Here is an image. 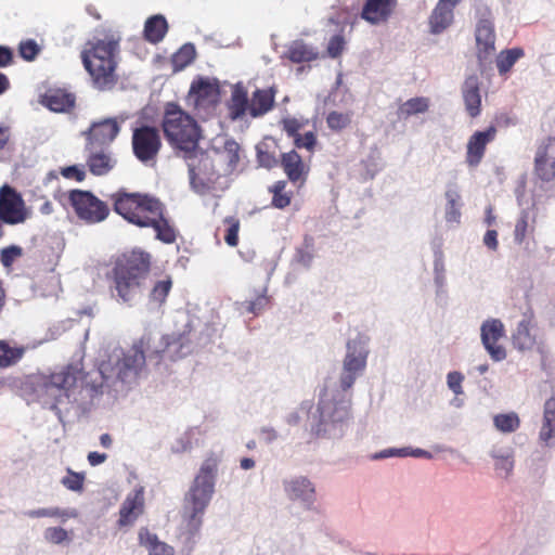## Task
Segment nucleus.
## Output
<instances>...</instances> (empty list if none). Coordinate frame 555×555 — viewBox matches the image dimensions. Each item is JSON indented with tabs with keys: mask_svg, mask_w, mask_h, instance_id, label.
I'll use <instances>...</instances> for the list:
<instances>
[{
	"mask_svg": "<svg viewBox=\"0 0 555 555\" xmlns=\"http://www.w3.org/2000/svg\"><path fill=\"white\" fill-rule=\"evenodd\" d=\"M151 271V255L133 249L118 256L107 274L112 297L132 306L142 295Z\"/></svg>",
	"mask_w": 555,
	"mask_h": 555,
	"instance_id": "obj_1",
	"label": "nucleus"
},
{
	"mask_svg": "<svg viewBox=\"0 0 555 555\" xmlns=\"http://www.w3.org/2000/svg\"><path fill=\"white\" fill-rule=\"evenodd\" d=\"M118 54L119 40L114 36L93 38L85 43L80 57L98 90H111L117 83Z\"/></svg>",
	"mask_w": 555,
	"mask_h": 555,
	"instance_id": "obj_2",
	"label": "nucleus"
},
{
	"mask_svg": "<svg viewBox=\"0 0 555 555\" xmlns=\"http://www.w3.org/2000/svg\"><path fill=\"white\" fill-rule=\"evenodd\" d=\"M79 373V370L68 364L60 371L50 374L33 375L28 380V385L42 406L55 412L61 417L60 405L69 401Z\"/></svg>",
	"mask_w": 555,
	"mask_h": 555,
	"instance_id": "obj_3",
	"label": "nucleus"
},
{
	"mask_svg": "<svg viewBox=\"0 0 555 555\" xmlns=\"http://www.w3.org/2000/svg\"><path fill=\"white\" fill-rule=\"evenodd\" d=\"M151 338L149 336H142L138 341L133 343L131 348L127 352H122L121 357H117L116 361L113 362L111 357L108 361H102L99 366V377L87 383L92 392L101 393L104 384L113 378L121 383H131L135 380L145 365V349L150 345Z\"/></svg>",
	"mask_w": 555,
	"mask_h": 555,
	"instance_id": "obj_4",
	"label": "nucleus"
},
{
	"mask_svg": "<svg viewBox=\"0 0 555 555\" xmlns=\"http://www.w3.org/2000/svg\"><path fill=\"white\" fill-rule=\"evenodd\" d=\"M219 459L210 454L203 462L198 474L185 495V512L188 515V527L197 531L201 524V516L204 514L214 493L215 477L218 469Z\"/></svg>",
	"mask_w": 555,
	"mask_h": 555,
	"instance_id": "obj_5",
	"label": "nucleus"
},
{
	"mask_svg": "<svg viewBox=\"0 0 555 555\" xmlns=\"http://www.w3.org/2000/svg\"><path fill=\"white\" fill-rule=\"evenodd\" d=\"M162 128L167 141L185 152L193 151L198 143L201 132L197 121L175 102L164 107Z\"/></svg>",
	"mask_w": 555,
	"mask_h": 555,
	"instance_id": "obj_6",
	"label": "nucleus"
},
{
	"mask_svg": "<svg viewBox=\"0 0 555 555\" xmlns=\"http://www.w3.org/2000/svg\"><path fill=\"white\" fill-rule=\"evenodd\" d=\"M109 199L116 214L140 228L147 227L149 221L154 220L152 216L157 214V209L163 204L150 194L130 193L125 190H118L111 194Z\"/></svg>",
	"mask_w": 555,
	"mask_h": 555,
	"instance_id": "obj_7",
	"label": "nucleus"
},
{
	"mask_svg": "<svg viewBox=\"0 0 555 555\" xmlns=\"http://www.w3.org/2000/svg\"><path fill=\"white\" fill-rule=\"evenodd\" d=\"M131 145L139 162H155L163 146L159 129L145 124L135 126L132 129Z\"/></svg>",
	"mask_w": 555,
	"mask_h": 555,
	"instance_id": "obj_8",
	"label": "nucleus"
},
{
	"mask_svg": "<svg viewBox=\"0 0 555 555\" xmlns=\"http://www.w3.org/2000/svg\"><path fill=\"white\" fill-rule=\"evenodd\" d=\"M68 202L77 217L89 224L105 220L109 214L107 204L89 191L72 190Z\"/></svg>",
	"mask_w": 555,
	"mask_h": 555,
	"instance_id": "obj_9",
	"label": "nucleus"
},
{
	"mask_svg": "<svg viewBox=\"0 0 555 555\" xmlns=\"http://www.w3.org/2000/svg\"><path fill=\"white\" fill-rule=\"evenodd\" d=\"M220 101V86L216 78L197 77L190 87L186 102L197 111L215 108Z\"/></svg>",
	"mask_w": 555,
	"mask_h": 555,
	"instance_id": "obj_10",
	"label": "nucleus"
},
{
	"mask_svg": "<svg viewBox=\"0 0 555 555\" xmlns=\"http://www.w3.org/2000/svg\"><path fill=\"white\" fill-rule=\"evenodd\" d=\"M490 15V13H488ZM477 57L480 70H486L492 62L495 51V33L490 16L481 17L476 26Z\"/></svg>",
	"mask_w": 555,
	"mask_h": 555,
	"instance_id": "obj_11",
	"label": "nucleus"
},
{
	"mask_svg": "<svg viewBox=\"0 0 555 555\" xmlns=\"http://www.w3.org/2000/svg\"><path fill=\"white\" fill-rule=\"evenodd\" d=\"M367 351L357 341L347 344V354L344 360L340 386L348 390L354 384L357 376L365 369Z\"/></svg>",
	"mask_w": 555,
	"mask_h": 555,
	"instance_id": "obj_12",
	"label": "nucleus"
},
{
	"mask_svg": "<svg viewBox=\"0 0 555 555\" xmlns=\"http://www.w3.org/2000/svg\"><path fill=\"white\" fill-rule=\"evenodd\" d=\"M119 131L120 126L116 118L93 121L89 129L83 132L86 149H106L117 138Z\"/></svg>",
	"mask_w": 555,
	"mask_h": 555,
	"instance_id": "obj_13",
	"label": "nucleus"
},
{
	"mask_svg": "<svg viewBox=\"0 0 555 555\" xmlns=\"http://www.w3.org/2000/svg\"><path fill=\"white\" fill-rule=\"evenodd\" d=\"M0 218L8 224L22 223L27 218L22 196L8 184L0 188Z\"/></svg>",
	"mask_w": 555,
	"mask_h": 555,
	"instance_id": "obj_14",
	"label": "nucleus"
},
{
	"mask_svg": "<svg viewBox=\"0 0 555 555\" xmlns=\"http://www.w3.org/2000/svg\"><path fill=\"white\" fill-rule=\"evenodd\" d=\"M481 343L493 361L506 358L505 348L499 341L505 336L504 324L500 319H488L480 327Z\"/></svg>",
	"mask_w": 555,
	"mask_h": 555,
	"instance_id": "obj_15",
	"label": "nucleus"
},
{
	"mask_svg": "<svg viewBox=\"0 0 555 555\" xmlns=\"http://www.w3.org/2000/svg\"><path fill=\"white\" fill-rule=\"evenodd\" d=\"M534 169L542 181L548 182L555 178V137L547 138L539 145L534 158Z\"/></svg>",
	"mask_w": 555,
	"mask_h": 555,
	"instance_id": "obj_16",
	"label": "nucleus"
},
{
	"mask_svg": "<svg viewBox=\"0 0 555 555\" xmlns=\"http://www.w3.org/2000/svg\"><path fill=\"white\" fill-rule=\"evenodd\" d=\"M143 512L144 491L143 488H139L129 493L122 502L119 509L118 526L121 528L133 525Z\"/></svg>",
	"mask_w": 555,
	"mask_h": 555,
	"instance_id": "obj_17",
	"label": "nucleus"
},
{
	"mask_svg": "<svg viewBox=\"0 0 555 555\" xmlns=\"http://www.w3.org/2000/svg\"><path fill=\"white\" fill-rule=\"evenodd\" d=\"M396 7L397 0H366L361 11V18L372 25L385 23Z\"/></svg>",
	"mask_w": 555,
	"mask_h": 555,
	"instance_id": "obj_18",
	"label": "nucleus"
},
{
	"mask_svg": "<svg viewBox=\"0 0 555 555\" xmlns=\"http://www.w3.org/2000/svg\"><path fill=\"white\" fill-rule=\"evenodd\" d=\"M495 135L496 128L490 126L487 130L477 131L469 138L466 156L469 166H477L481 162L487 144L492 142Z\"/></svg>",
	"mask_w": 555,
	"mask_h": 555,
	"instance_id": "obj_19",
	"label": "nucleus"
},
{
	"mask_svg": "<svg viewBox=\"0 0 555 555\" xmlns=\"http://www.w3.org/2000/svg\"><path fill=\"white\" fill-rule=\"evenodd\" d=\"M87 166L94 176H105L116 166L117 160L105 149H86Z\"/></svg>",
	"mask_w": 555,
	"mask_h": 555,
	"instance_id": "obj_20",
	"label": "nucleus"
},
{
	"mask_svg": "<svg viewBox=\"0 0 555 555\" xmlns=\"http://www.w3.org/2000/svg\"><path fill=\"white\" fill-rule=\"evenodd\" d=\"M462 95L468 116L472 118L477 117L480 114L481 95L479 80L476 75H470L466 78L462 88Z\"/></svg>",
	"mask_w": 555,
	"mask_h": 555,
	"instance_id": "obj_21",
	"label": "nucleus"
},
{
	"mask_svg": "<svg viewBox=\"0 0 555 555\" xmlns=\"http://www.w3.org/2000/svg\"><path fill=\"white\" fill-rule=\"evenodd\" d=\"M281 166L293 183L305 182L309 172V168L304 164L301 156L294 150L282 154Z\"/></svg>",
	"mask_w": 555,
	"mask_h": 555,
	"instance_id": "obj_22",
	"label": "nucleus"
},
{
	"mask_svg": "<svg viewBox=\"0 0 555 555\" xmlns=\"http://www.w3.org/2000/svg\"><path fill=\"white\" fill-rule=\"evenodd\" d=\"M275 92L272 89H257L249 99V116L258 118L274 106Z\"/></svg>",
	"mask_w": 555,
	"mask_h": 555,
	"instance_id": "obj_23",
	"label": "nucleus"
},
{
	"mask_svg": "<svg viewBox=\"0 0 555 555\" xmlns=\"http://www.w3.org/2000/svg\"><path fill=\"white\" fill-rule=\"evenodd\" d=\"M164 205L157 209V214L152 216L154 220L149 221V225L146 228H153L156 232V238L166 243L171 244L177 238V233L175 228L170 224L168 219L164 216Z\"/></svg>",
	"mask_w": 555,
	"mask_h": 555,
	"instance_id": "obj_24",
	"label": "nucleus"
},
{
	"mask_svg": "<svg viewBox=\"0 0 555 555\" xmlns=\"http://www.w3.org/2000/svg\"><path fill=\"white\" fill-rule=\"evenodd\" d=\"M228 109L232 120L242 119L246 114L249 115V99L245 88L236 86L233 89Z\"/></svg>",
	"mask_w": 555,
	"mask_h": 555,
	"instance_id": "obj_25",
	"label": "nucleus"
},
{
	"mask_svg": "<svg viewBox=\"0 0 555 555\" xmlns=\"http://www.w3.org/2000/svg\"><path fill=\"white\" fill-rule=\"evenodd\" d=\"M285 491L291 500L311 501L314 495V487L305 477H298L285 482Z\"/></svg>",
	"mask_w": 555,
	"mask_h": 555,
	"instance_id": "obj_26",
	"label": "nucleus"
},
{
	"mask_svg": "<svg viewBox=\"0 0 555 555\" xmlns=\"http://www.w3.org/2000/svg\"><path fill=\"white\" fill-rule=\"evenodd\" d=\"M451 0H440L429 17L430 31L433 34H440L450 24L451 9L449 7Z\"/></svg>",
	"mask_w": 555,
	"mask_h": 555,
	"instance_id": "obj_27",
	"label": "nucleus"
},
{
	"mask_svg": "<svg viewBox=\"0 0 555 555\" xmlns=\"http://www.w3.org/2000/svg\"><path fill=\"white\" fill-rule=\"evenodd\" d=\"M168 31V23L163 15H153L144 24V38L151 43L160 42Z\"/></svg>",
	"mask_w": 555,
	"mask_h": 555,
	"instance_id": "obj_28",
	"label": "nucleus"
},
{
	"mask_svg": "<svg viewBox=\"0 0 555 555\" xmlns=\"http://www.w3.org/2000/svg\"><path fill=\"white\" fill-rule=\"evenodd\" d=\"M139 542L149 550V555H173V548L159 542L157 535L145 527L139 530Z\"/></svg>",
	"mask_w": 555,
	"mask_h": 555,
	"instance_id": "obj_29",
	"label": "nucleus"
},
{
	"mask_svg": "<svg viewBox=\"0 0 555 555\" xmlns=\"http://www.w3.org/2000/svg\"><path fill=\"white\" fill-rule=\"evenodd\" d=\"M513 345L519 351L531 350L537 344L535 337L530 331V321L522 319L518 322L517 327L512 336Z\"/></svg>",
	"mask_w": 555,
	"mask_h": 555,
	"instance_id": "obj_30",
	"label": "nucleus"
},
{
	"mask_svg": "<svg viewBox=\"0 0 555 555\" xmlns=\"http://www.w3.org/2000/svg\"><path fill=\"white\" fill-rule=\"evenodd\" d=\"M26 347L11 345L8 340L0 339V367L7 369L18 363L25 356Z\"/></svg>",
	"mask_w": 555,
	"mask_h": 555,
	"instance_id": "obj_31",
	"label": "nucleus"
},
{
	"mask_svg": "<svg viewBox=\"0 0 555 555\" xmlns=\"http://www.w3.org/2000/svg\"><path fill=\"white\" fill-rule=\"evenodd\" d=\"M315 49L302 40H296L289 44L286 56L293 63L311 62L318 59Z\"/></svg>",
	"mask_w": 555,
	"mask_h": 555,
	"instance_id": "obj_32",
	"label": "nucleus"
},
{
	"mask_svg": "<svg viewBox=\"0 0 555 555\" xmlns=\"http://www.w3.org/2000/svg\"><path fill=\"white\" fill-rule=\"evenodd\" d=\"M218 158L220 163H224L227 165L224 172L232 173L241 159L240 144L232 139L227 140L222 151L218 154Z\"/></svg>",
	"mask_w": 555,
	"mask_h": 555,
	"instance_id": "obj_33",
	"label": "nucleus"
},
{
	"mask_svg": "<svg viewBox=\"0 0 555 555\" xmlns=\"http://www.w3.org/2000/svg\"><path fill=\"white\" fill-rule=\"evenodd\" d=\"M44 104L53 112H66L75 105V98L62 90L46 94Z\"/></svg>",
	"mask_w": 555,
	"mask_h": 555,
	"instance_id": "obj_34",
	"label": "nucleus"
},
{
	"mask_svg": "<svg viewBox=\"0 0 555 555\" xmlns=\"http://www.w3.org/2000/svg\"><path fill=\"white\" fill-rule=\"evenodd\" d=\"M491 456L495 461L494 469L500 478H508L514 468V459L511 452L503 450H492Z\"/></svg>",
	"mask_w": 555,
	"mask_h": 555,
	"instance_id": "obj_35",
	"label": "nucleus"
},
{
	"mask_svg": "<svg viewBox=\"0 0 555 555\" xmlns=\"http://www.w3.org/2000/svg\"><path fill=\"white\" fill-rule=\"evenodd\" d=\"M286 181L279 180L269 188V192L272 194L271 204L274 208L284 209L289 206L293 193L286 191Z\"/></svg>",
	"mask_w": 555,
	"mask_h": 555,
	"instance_id": "obj_36",
	"label": "nucleus"
},
{
	"mask_svg": "<svg viewBox=\"0 0 555 555\" xmlns=\"http://www.w3.org/2000/svg\"><path fill=\"white\" fill-rule=\"evenodd\" d=\"M493 425L502 434H512L519 428L520 418L516 412L500 413L493 416Z\"/></svg>",
	"mask_w": 555,
	"mask_h": 555,
	"instance_id": "obj_37",
	"label": "nucleus"
},
{
	"mask_svg": "<svg viewBox=\"0 0 555 555\" xmlns=\"http://www.w3.org/2000/svg\"><path fill=\"white\" fill-rule=\"evenodd\" d=\"M524 56V50L520 48H513L503 50L496 56V67L500 74H505L511 70L514 64Z\"/></svg>",
	"mask_w": 555,
	"mask_h": 555,
	"instance_id": "obj_38",
	"label": "nucleus"
},
{
	"mask_svg": "<svg viewBox=\"0 0 555 555\" xmlns=\"http://www.w3.org/2000/svg\"><path fill=\"white\" fill-rule=\"evenodd\" d=\"M429 107L427 98H413L401 104L398 108V115L402 118H408L412 115L425 113Z\"/></svg>",
	"mask_w": 555,
	"mask_h": 555,
	"instance_id": "obj_39",
	"label": "nucleus"
},
{
	"mask_svg": "<svg viewBox=\"0 0 555 555\" xmlns=\"http://www.w3.org/2000/svg\"><path fill=\"white\" fill-rule=\"evenodd\" d=\"M196 51L192 43L183 44L173 55L172 65L176 70H181L189 66L195 59Z\"/></svg>",
	"mask_w": 555,
	"mask_h": 555,
	"instance_id": "obj_40",
	"label": "nucleus"
},
{
	"mask_svg": "<svg viewBox=\"0 0 555 555\" xmlns=\"http://www.w3.org/2000/svg\"><path fill=\"white\" fill-rule=\"evenodd\" d=\"M171 287L172 281L169 276L157 281L151 289L150 299L154 302H157L158 305L164 304L171 291Z\"/></svg>",
	"mask_w": 555,
	"mask_h": 555,
	"instance_id": "obj_41",
	"label": "nucleus"
},
{
	"mask_svg": "<svg viewBox=\"0 0 555 555\" xmlns=\"http://www.w3.org/2000/svg\"><path fill=\"white\" fill-rule=\"evenodd\" d=\"M351 113L333 111L326 117L327 127L333 131H341L351 124Z\"/></svg>",
	"mask_w": 555,
	"mask_h": 555,
	"instance_id": "obj_42",
	"label": "nucleus"
},
{
	"mask_svg": "<svg viewBox=\"0 0 555 555\" xmlns=\"http://www.w3.org/2000/svg\"><path fill=\"white\" fill-rule=\"evenodd\" d=\"M27 516H29L30 518L57 517V518H62L63 520H65L70 517H75L76 513L69 512L66 509H61L59 507H52V508H39V509L29 511L27 513Z\"/></svg>",
	"mask_w": 555,
	"mask_h": 555,
	"instance_id": "obj_43",
	"label": "nucleus"
},
{
	"mask_svg": "<svg viewBox=\"0 0 555 555\" xmlns=\"http://www.w3.org/2000/svg\"><path fill=\"white\" fill-rule=\"evenodd\" d=\"M23 256V248L18 245H10L0 249V262L5 269H11L16 259Z\"/></svg>",
	"mask_w": 555,
	"mask_h": 555,
	"instance_id": "obj_44",
	"label": "nucleus"
},
{
	"mask_svg": "<svg viewBox=\"0 0 555 555\" xmlns=\"http://www.w3.org/2000/svg\"><path fill=\"white\" fill-rule=\"evenodd\" d=\"M224 223L228 225L224 235L225 243L231 247L237 246L241 225L240 220L236 217H227Z\"/></svg>",
	"mask_w": 555,
	"mask_h": 555,
	"instance_id": "obj_45",
	"label": "nucleus"
},
{
	"mask_svg": "<svg viewBox=\"0 0 555 555\" xmlns=\"http://www.w3.org/2000/svg\"><path fill=\"white\" fill-rule=\"evenodd\" d=\"M17 50L23 60L31 62L39 54L40 47L34 39H27L20 42Z\"/></svg>",
	"mask_w": 555,
	"mask_h": 555,
	"instance_id": "obj_46",
	"label": "nucleus"
},
{
	"mask_svg": "<svg viewBox=\"0 0 555 555\" xmlns=\"http://www.w3.org/2000/svg\"><path fill=\"white\" fill-rule=\"evenodd\" d=\"M281 124L286 134L289 138L295 139L299 134V131L306 127L308 120L298 119L295 117H286L282 119Z\"/></svg>",
	"mask_w": 555,
	"mask_h": 555,
	"instance_id": "obj_47",
	"label": "nucleus"
},
{
	"mask_svg": "<svg viewBox=\"0 0 555 555\" xmlns=\"http://www.w3.org/2000/svg\"><path fill=\"white\" fill-rule=\"evenodd\" d=\"M212 166V160L208 156H203L198 160V166H195L194 162L189 164V173L191 183L195 185L196 180H202V169H207Z\"/></svg>",
	"mask_w": 555,
	"mask_h": 555,
	"instance_id": "obj_48",
	"label": "nucleus"
},
{
	"mask_svg": "<svg viewBox=\"0 0 555 555\" xmlns=\"http://www.w3.org/2000/svg\"><path fill=\"white\" fill-rule=\"evenodd\" d=\"M68 474L62 479V483L68 490L72 491H81L83 488L85 477L82 474L75 473L70 469L67 470Z\"/></svg>",
	"mask_w": 555,
	"mask_h": 555,
	"instance_id": "obj_49",
	"label": "nucleus"
},
{
	"mask_svg": "<svg viewBox=\"0 0 555 555\" xmlns=\"http://www.w3.org/2000/svg\"><path fill=\"white\" fill-rule=\"evenodd\" d=\"M44 538L52 544H61L69 540L68 532L61 527H50L44 531Z\"/></svg>",
	"mask_w": 555,
	"mask_h": 555,
	"instance_id": "obj_50",
	"label": "nucleus"
},
{
	"mask_svg": "<svg viewBox=\"0 0 555 555\" xmlns=\"http://www.w3.org/2000/svg\"><path fill=\"white\" fill-rule=\"evenodd\" d=\"M294 145L297 149H306L313 152L317 145V135L313 131H308L304 135L300 133L294 139Z\"/></svg>",
	"mask_w": 555,
	"mask_h": 555,
	"instance_id": "obj_51",
	"label": "nucleus"
},
{
	"mask_svg": "<svg viewBox=\"0 0 555 555\" xmlns=\"http://www.w3.org/2000/svg\"><path fill=\"white\" fill-rule=\"evenodd\" d=\"M528 228V212L522 210L520 217L518 218L515 230H514V240L517 244H521L526 237V232Z\"/></svg>",
	"mask_w": 555,
	"mask_h": 555,
	"instance_id": "obj_52",
	"label": "nucleus"
},
{
	"mask_svg": "<svg viewBox=\"0 0 555 555\" xmlns=\"http://www.w3.org/2000/svg\"><path fill=\"white\" fill-rule=\"evenodd\" d=\"M345 44L346 41L343 35L333 36L327 44V54L333 59L338 57L343 53Z\"/></svg>",
	"mask_w": 555,
	"mask_h": 555,
	"instance_id": "obj_53",
	"label": "nucleus"
},
{
	"mask_svg": "<svg viewBox=\"0 0 555 555\" xmlns=\"http://www.w3.org/2000/svg\"><path fill=\"white\" fill-rule=\"evenodd\" d=\"M350 403L341 402L339 405L335 406L334 411L328 414V418L332 423H341L349 418L350 413Z\"/></svg>",
	"mask_w": 555,
	"mask_h": 555,
	"instance_id": "obj_54",
	"label": "nucleus"
},
{
	"mask_svg": "<svg viewBox=\"0 0 555 555\" xmlns=\"http://www.w3.org/2000/svg\"><path fill=\"white\" fill-rule=\"evenodd\" d=\"M539 437L545 444H551V440L555 439V421L543 418Z\"/></svg>",
	"mask_w": 555,
	"mask_h": 555,
	"instance_id": "obj_55",
	"label": "nucleus"
},
{
	"mask_svg": "<svg viewBox=\"0 0 555 555\" xmlns=\"http://www.w3.org/2000/svg\"><path fill=\"white\" fill-rule=\"evenodd\" d=\"M270 300L264 294L258 295L255 299L247 301L246 310L253 314H259L268 305Z\"/></svg>",
	"mask_w": 555,
	"mask_h": 555,
	"instance_id": "obj_56",
	"label": "nucleus"
},
{
	"mask_svg": "<svg viewBox=\"0 0 555 555\" xmlns=\"http://www.w3.org/2000/svg\"><path fill=\"white\" fill-rule=\"evenodd\" d=\"M257 159L260 166L268 169H271L278 165V159L275 158L274 154L261 149L257 150Z\"/></svg>",
	"mask_w": 555,
	"mask_h": 555,
	"instance_id": "obj_57",
	"label": "nucleus"
},
{
	"mask_svg": "<svg viewBox=\"0 0 555 555\" xmlns=\"http://www.w3.org/2000/svg\"><path fill=\"white\" fill-rule=\"evenodd\" d=\"M61 173L64 178L73 179L77 182H81L86 178L85 171L76 165L62 168Z\"/></svg>",
	"mask_w": 555,
	"mask_h": 555,
	"instance_id": "obj_58",
	"label": "nucleus"
},
{
	"mask_svg": "<svg viewBox=\"0 0 555 555\" xmlns=\"http://www.w3.org/2000/svg\"><path fill=\"white\" fill-rule=\"evenodd\" d=\"M14 59V52L10 47L0 46V68L13 65Z\"/></svg>",
	"mask_w": 555,
	"mask_h": 555,
	"instance_id": "obj_59",
	"label": "nucleus"
},
{
	"mask_svg": "<svg viewBox=\"0 0 555 555\" xmlns=\"http://www.w3.org/2000/svg\"><path fill=\"white\" fill-rule=\"evenodd\" d=\"M401 455V456H405V455H413L415 457H421V456H427L428 455V452L427 451H424L422 449H415L411 452H408L406 449H400V450H397V451H389L388 454H380L378 457H385V456H388V455Z\"/></svg>",
	"mask_w": 555,
	"mask_h": 555,
	"instance_id": "obj_60",
	"label": "nucleus"
},
{
	"mask_svg": "<svg viewBox=\"0 0 555 555\" xmlns=\"http://www.w3.org/2000/svg\"><path fill=\"white\" fill-rule=\"evenodd\" d=\"M498 233L495 230H488L483 236V244L491 250L498 248Z\"/></svg>",
	"mask_w": 555,
	"mask_h": 555,
	"instance_id": "obj_61",
	"label": "nucleus"
},
{
	"mask_svg": "<svg viewBox=\"0 0 555 555\" xmlns=\"http://www.w3.org/2000/svg\"><path fill=\"white\" fill-rule=\"evenodd\" d=\"M543 418L555 421V398H550L545 401Z\"/></svg>",
	"mask_w": 555,
	"mask_h": 555,
	"instance_id": "obj_62",
	"label": "nucleus"
},
{
	"mask_svg": "<svg viewBox=\"0 0 555 555\" xmlns=\"http://www.w3.org/2000/svg\"><path fill=\"white\" fill-rule=\"evenodd\" d=\"M107 459V454L105 453H99L96 451L89 452L88 454V462L91 466H98L102 463H104Z\"/></svg>",
	"mask_w": 555,
	"mask_h": 555,
	"instance_id": "obj_63",
	"label": "nucleus"
},
{
	"mask_svg": "<svg viewBox=\"0 0 555 555\" xmlns=\"http://www.w3.org/2000/svg\"><path fill=\"white\" fill-rule=\"evenodd\" d=\"M260 436L267 443H270L278 438V434L272 427H262L260 429Z\"/></svg>",
	"mask_w": 555,
	"mask_h": 555,
	"instance_id": "obj_64",
	"label": "nucleus"
}]
</instances>
